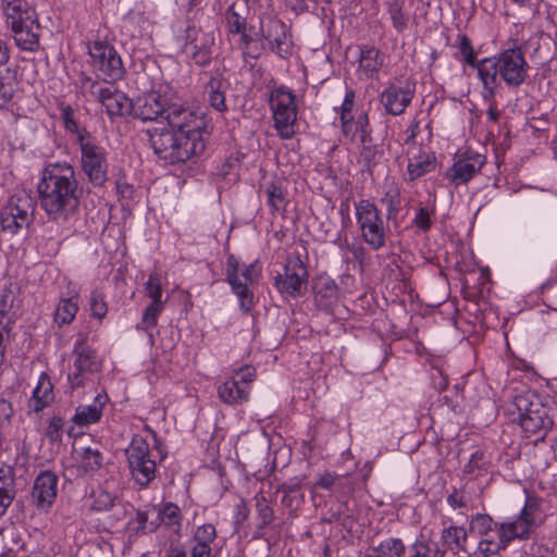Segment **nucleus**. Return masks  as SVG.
<instances>
[{
    "mask_svg": "<svg viewBox=\"0 0 557 557\" xmlns=\"http://www.w3.org/2000/svg\"><path fill=\"white\" fill-rule=\"evenodd\" d=\"M151 509L157 512L159 525L163 523L165 527L178 533L182 528V513L178 506L174 503H165L162 507L152 506Z\"/></svg>",
    "mask_w": 557,
    "mask_h": 557,
    "instance_id": "31",
    "label": "nucleus"
},
{
    "mask_svg": "<svg viewBox=\"0 0 557 557\" xmlns=\"http://www.w3.org/2000/svg\"><path fill=\"white\" fill-rule=\"evenodd\" d=\"M349 122H351V129L344 132L346 137H350L351 139L359 138L363 139L366 137L370 136V131L368 128L369 126V120L368 114L362 112L360 113L357 119L350 117Z\"/></svg>",
    "mask_w": 557,
    "mask_h": 557,
    "instance_id": "40",
    "label": "nucleus"
},
{
    "mask_svg": "<svg viewBox=\"0 0 557 557\" xmlns=\"http://www.w3.org/2000/svg\"><path fill=\"white\" fill-rule=\"evenodd\" d=\"M148 519L149 510L136 512V517L133 522L136 524L134 530L137 535L152 533L159 528V521L157 519L152 521H149Z\"/></svg>",
    "mask_w": 557,
    "mask_h": 557,
    "instance_id": "43",
    "label": "nucleus"
},
{
    "mask_svg": "<svg viewBox=\"0 0 557 557\" xmlns=\"http://www.w3.org/2000/svg\"><path fill=\"white\" fill-rule=\"evenodd\" d=\"M203 126L202 119L194 111L173 103L165 121L148 128L146 135L159 159L175 164L205 150Z\"/></svg>",
    "mask_w": 557,
    "mask_h": 557,
    "instance_id": "1",
    "label": "nucleus"
},
{
    "mask_svg": "<svg viewBox=\"0 0 557 557\" xmlns=\"http://www.w3.org/2000/svg\"><path fill=\"white\" fill-rule=\"evenodd\" d=\"M380 557H406L408 548L399 539H386L376 548Z\"/></svg>",
    "mask_w": 557,
    "mask_h": 557,
    "instance_id": "38",
    "label": "nucleus"
},
{
    "mask_svg": "<svg viewBox=\"0 0 557 557\" xmlns=\"http://www.w3.org/2000/svg\"><path fill=\"white\" fill-rule=\"evenodd\" d=\"M286 2L296 13H301L308 11L314 0H286Z\"/></svg>",
    "mask_w": 557,
    "mask_h": 557,
    "instance_id": "63",
    "label": "nucleus"
},
{
    "mask_svg": "<svg viewBox=\"0 0 557 557\" xmlns=\"http://www.w3.org/2000/svg\"><path fill=\"white\" fill-rule=\"evenodd\" d=\"M494 521L492 517L485 513H476L470 521L469 529L480 535H485L492 531Z\"/></svg>",
    "mask_w": 557,
    "mask_h": 557,
    "instance_id": "44",
    "label": "nucleus"
},
{
    "mask_svg": "<svg viewBox=\"0 0 557 557\" xmlns=\"http://www.w3.org/2000/svg\"><path fill=\"white\" fill-rule=\"evenodd\" d=\"M58 494V476L52 471H42L35 479L32 502L38 510L47 512Z\"/></svg>",
    "mask_w": 557,
    "mask_h": 557,
    "instance_id": "17",
    "label": "nucleus"
},
{
    "mask_svg": "<svg viewBox=\"0 0 557 557\" xmlns=\"http://www.w3.org/2000/svg\"><path fill=\"white\" fill-rule=\"evenodd\" d=\"M509 86H518L525 79V72H499Z\"/></svg>",
    "mask_w": 557,
    "mask_h": 557,
    "instance_id": "59",
    "label": "nucleus"
},
{
    "mask_svg": "<svg viewBox=\"0 0 557 557\" xmlns=\"http://www.w3.org/2000/svg\"><path fill=\"white\" fill-rule=\"evenodd\" d=\"M414 223L418 227L428 230L431 224L429 211L424 208H420L416 214Z\"/></svg>",
    "mask_w": 557,
    "mask_h": 557,
    "instance_id": "62",
    "label": "nucleus"
},
{
    "mask_svg": "<svg viewBox=\"0 0 557 557\" xmlns=\"http://www.w3.org/2000/svg\"><path fill=\"white\" fill-rule=\"evenodd\" d=\"M447 503L454 509L466 507L467 498L463 491L454 490V492L447 497Z\"/></svg>",
    "mask_w": 557,
    "mask_h": 557,
    "instance_id": "58",
    "label": "nucleus"
},
{
    "mask_svg": "<svg viewBox=\"0 0 557 557\" xmlns=\"http://www.w3.org/2000/svg\"><path fill=\"white\" fill-rule=\"evenodd\" d=\"M219 398L228 405L243 404L249 398L247 386L238 385L232 377L218 388Z\"/></svg>",
    "mask_w": 557,
    "mask_h": 557,
    "instance_id": "26",
    "label": "nucleus"
},
{
    "mask_svg": "<svg viewBox=\"0 0 557 557\" xmlns=\"http://www.w3.org/2000/svg\"><path fill=\"white\" fill-rule=\"evenodd\" d=\"M442 544L453 554L467 553L468 533L465 528L450 525L442 531Z\"/></svg>",
    "mask_w": 557,
    "mask_h": 557,
    "instance_id": "24",
    "label": "nucleus"
},
{
    "mask_svg": "<svg viewBox=\"0 0 557 557\" xmlns=\"http://www.w3.org/2000/svg\"><path fill=\"white\" fill-rule=\"evenodd\" d=\"M264 193L268 198V203L273 210L280 211L285 208L286 197L281 186L275 183H269L265 186Z\"/></svg>",
    "mask_w": 557,
    "mask_h": 557,
    "instance_id": "42",
    "label": "nucleus"
},
{
    "mask_svg": "<svg viewBox=\"0 0 557 557\" xmlns=\"http://www.w3.org/2000/svg\"><path fill=\"white\" fill-rule=\"evenodd\" d=\"M225 18L230 34H232L233 37H237L236 41H242L243 39H246V20L236 11L235 4H232L227 9L225 13Z\"/></svg>",
    "mask_w": 557,
    "mask_h": 557,
    "instance_id": "37",
    "label": "nucleus"
},
{
    "mask_svg": "<svg viewBox=\"0 0 557 557\" xmlns=\"http://www.w3.org/2000/svg\"><path fill=\"white\" fill-rule=\"evenodd\" d=\"M107 401L108 396L106 394H98L92 404L78 406L72 419L73 422L79 426L98 422L101 419Z\"/></svg>",
    "mask_w": 557,
    "mask_h": 557,
    "instance_id": "21",
    "label": "nucleus"
},
{
    "mask_svg": "<svg viewBox=\"0 0 557 557\" xmlns=\"http://www.w3.org/2000/svg\"><path fill=\"white\" fill-rule=\"evenodd\" d=\"M356 219L362 239L374 250L385 245V226L377 207L362 199L356 205Z\"/></svg>",
    "mask_w": 557,
    "mask_h": 557,
    "instance_id": "7",
    "label": "nucleus"
},
{
    "mask_svg": "<svg viewBox=\"0 0 557 557\" xmlns=\"http://www.w3.org/2000/svg\"><path fill=\"white\" fill-rule=\"evenodd\" d=\"M240 45V48L243 50V55L245 59L251 58L257 59L261 53V48L259 46V42L253 39H248L246 36V39H243L242 41H237Z\"/></svg>",
    "mask_w": 557,
    "mask_h": 557,
    "instance_id": "53",
    "label": "nucleus"
},
{
    "mask_svg": "<svg viewBox=\"0 0 557 557\" xmlns=\"http://www.w3.org/2000/svg\"><path fill=\"white\" fill-rule=\"evenodd\" d=\"M89 309L91 315L97 319H102L107 314L108 306L104 301V297L98 290H94L89 298Z\"/></svg>",
    "mask_w": 557,
    "mask_h": 557,
    "instance_id": "48",
    "label": "nucleus"
},
{
    "mask_svg": "<svg viewBox=\"0 0 557 557\" xmlns=\"http://www.w3.org/2000/svg\"><path fill=\"white\" fill-rule=\"evenodd\" d=\"M408 156L407 172L410 181H416L436 168L434 153L426 149L413 148Z\"/></svg>",
    "mask_w": 557,
    "mask_h": 557,
    "instance_id": "19",
    "label": "nucleus"
},
{
    "mask_svg": "<svg viewBox=\"0 0 557 557\" xmlns=\"http://www.w3.org/2000/svg\"><path fill=\"white\" fill-rule=\"evenodd\" d=\"M387 13L397 34H403L409 25L410 14L405 10L404 0L387 2Z\"/></svg>",
    "mask_w": 557,
    "mask_h": 557,
    "instance_id": "34",
    "label": "nucleus"
},
{
    "mask_svg": "<svg viewBox=\"0 0 557 557\" xmlns=\"http://www.w3.org/2000/svg\"><path fill=\"white\" fill-rule=\"evenodd\" d=\"M1 7L16 46L29 51L37 49L40 25L35 9L26 0H1Z\"/></svg>",
    "mask_w": 557,
    "mask_h": 557,
    "instance_id": "3",
    "label": "nucleus"
},
{
    "mask_svg": "<svg viewBox=\"0 0 557 557\" xmlns=\"http://www.w3.org/2000/svg\"><path fill=\"white\" fill-rule=\"evenodd\" d=\"M274 126L283 138H290L295 134L297 121V107L295 96L285 87L275 88L270 98Z\"/></svg>",
    "mask_w": 557,
    "mask_h": 557,
    "instance_id": "8",
    "label": "nucleus"
},
{
    "mask_svg": "<svg viewBox=\"0 0 557 557\" xmlns=\"http://www.w3.org/2000/svg\"><path fill=\"white\" fill-rule=\"evenodd\" d=\"M91 92L97 96L111 119L125 116L132 112V100L112 84L96 81L91 84Z\"/></svg>",
    "mask_w": 557,
    "mask_h": 557,
    "instance_id": "13",
    "label": "nucleus"
},
{
    "mask_svg": "<svg viewBox=\"0 0 557 557\" xmlns=\"http://www.w3.org/2000/svg\"><path fill=\"white\" fill-rule=\"evenodd\" d=\"M498 73L499 72H478V75L485 88V98L493 97L495 87L497 85Z\"/></svg>",
    "mask_w": 557,
    "mask_h": 557,
    "instance_id": "52",
    "label": "nucleus"
},
{
    "mask_svg": "<svg viewBox=\"0 0 557 557\" xmlns=\"http://www.w3.org/2000/svg\"><path fill=\"white\" fill-rule=\"evenodd\" d=\"M261 34L271 50L281 58L292 52V40L287 26L278 18L267 17L261 21Z\"/></svg>",
    "mask_w": 557,
    "mask_h": 557,
    "instance_id": "15",
    "label": "nucleus"
},
{
    "mask_svg": "<svg viewBox=\"0 0 557 557\" xmlns=\"http://www.w3.org/2000/svg\"><path fill=\"white\" fill-rule=\"evenodd\" d=\"M412 92L409 86L406 88L391 86L382 94V103L388 113L398 115L410 103Z\"/></svg>",
    "mask_w": 557,
    "mask_h": 557,
    "instance_id": "20",
    "label": "nucleus"
},
{
    "mask_svg": "<svg viewBox=\"0 0 557 557\" xmlns=\"http://www.w3.org/2000/svg\"><path fill=\"white\" fill-rule=\"evenodd\" d=\"M81 462L86 472H95L102 467L103 455L99 449L86 447L83 449Z\"/></svg>",
    "mask_w": 557,
    "mask_h": 557,
    "instance_id": "39",
    "label": "nucleus"
},
{
    "mask_svg": "<svg viewBox=\"0 0 557 557\" xmlns=\"http://www.w3.org/2000/svg\"><path fill=\"white\" fill-rule=\"evenodd\" d=\"M91 65L98 70H122V60L115 49L108 44L96 41L89 46Z\"/></svg>",
    "mask_w": 557,
    "mask_h": 557,
    "instance_id": "18",
    "label": "nucleus"
},
{
    "mask_svg": "<svg viewBox=\"0 0 557 557\" xmlns=\"http://www.w3.org/2000/svg\"><path fill=\"white\" fill-rule=\"evenodd\" d=\"M78 311V296L61 297L53 314L54 322L59 325L72 323Z\"/></svg>",
    "mask_w": 557,
    "mask_h": 557,
    "instance_id": "30",
    "label": "nucleus"
},
{
    "mask_svg": "<svg viewBox=\"0 0 557 557\" xmlns=\"http://www.w3.org/2000/svg\"><path fill=\"white\" fill-rule=\"evenodd\" d=\"M124 27L125 28H129L134 23H140V22H145V18H144V15L139 12H129L125 17H124Z\"/></svg>",
    "mask_w": 557,
    "mask_h": 557,
    "instance_id": "64",
    "label": "nucleus"
},
{
    "mask_svg": "<svg viewBox=\"0 0 557 557\" xmlns=\"http://www.w3.org/2000/svg\"><path fill=\"white\" fill-rule=\"evenodd\" d=\"M152 436L153 445H150L141 435H134L125 449L131 476L140 487H147L154 480L158 463L168 455L154 434Z\"/></svg>",
    "mask_w": 557,
    "mask_h": 557,
    "instance_id": "4",
    "label": "nucleus"
},
{
    "mask_svg": "<svg viewBox=\"0 0 557 557\" xmlns=\"http://www.w3.org/2000/svg\"><path fill=\"white\" fill-rule=\"evenodd\" d=\"M354 98L355 94L354 91H347L345 95V99L341 107V123L343 132H347L351 129V122H349V119L352 117L351 110L354 107Z\"/></svg>",
    "mask_w": 557,
    "mask_h": 557,
    "instance_id": "46",
    "label": "nucleus"
},
{
    "mask_svg": "<svg viewBox=\"0 0 557 557\" xmlns=\"http://www.w3.org/2000/svg\"><path fill=\"white\" fill-rule=\"evenodd\" d=\"M256 377V370L251 366H245L234 372L232 379L237 382L238 385L247 386L249 389V384Z\"/></svg>",
    "mask_w": 557,
    "mask_h": 557,
    "instance_id": "51",
    "label": "nucleus"
},
{
    "mask_svg": "<svg viewBox=\"0 0 557 557\" xmlns=\"http://www.w3.org/2000/svg\"><path fill=\"white\" fill-rule=\"evenodd\" d=\"M62 116H63L64 125H65L66 129L77 133V136L79 135L81 132H86L85 129H83V131L78 129V126L73 117V112L70 108H65L63 110Z\"/></svg>",
    "mask_w": 557,
    "mask_h": 557,
    "instance_id": "61",
    "label": "nucleus"
},
{
    "mask_svg": "<svg viewBox=\"0 0 557 557\" xmlns=\"http://www.w3.org/2000/svg\"><path fill=\"white\" fill-rule=\"evenodd\" d=\"M507 543H502V539L499 537L498 542H494L492 540H483L479 543V550L482 555L488 556L496 554L500 548H505Z\"/></svg>",
    "mask_w": 557,
    "mask_h": 557,
    "instance_id": "55",
    "label": "nucleus"
},
{
    "mask_svg": "<svg viewBox=\"0 0 557 557\" xmlns=\"http://www.w3.org/2000/svg\"><path fill=\"white\" fill-rule=\"evenodd\" d=\"M485 163V157L474 151H465L457 156L454 164L447 170L446 177L456 185L469 182Z\"/></svg>",
    "mask_w": 557,
    "mask_h": 557,
    "instance_id": "16",
    "label": "nucleus"
},
{
    "mask_svg": "<svg viewBox=\"0 0 557 557\" xmlns=\"http://www.w3.org/2000/svg\"><path fill=\"white\" fill-rule=\"evenodd\" d=\"M537 505L527 503L519 517L513 521L500 523L498 527V537L502 543H509L513 539H527L535 528V513Z\"/></svg>",
    "mask_w": 557,
    "mask_h": 557,
    "instance_id": "14",
    "label": "nucleus"
},
{
    "mask_svg": "<svg viewBox=\"0 0 557 557\" xmlns=\"http://www.w3.org/2000/svg\"><path fill=\"white\" fill-rule=\"evenodd\" d=\"M258 515L262 524H269L273 520V509L265 503H258Z\"/></svg>",
    "mask_w": 557,
    "mask_h": 557,
    "instance_id": "60",
    "label": "nucleus"
},
{
    "mask_svg": "<svg viewBox=\"0 0 557 557\" xmlns=\"http://www.w3.org/2000/svg\"><path fill=\"white\" fill-rule=\"evenodd\" d=\"M382 201L386 203L387 216L391 219L397 213L398 207L400 205V194L397 186L391 184Z\"/></svg>",
    "mask_w": 557,
    "mask_h": 557,
    "instance_id": "49",
    "label": "nucleus"
},
{
    "mask_svg": "<svg viewBox=\"0 0 557 557\" xmlns=\"http://www.w3.org/2000/svg\"><path fill=\"white\" fill-rule=\"evenodd\" d=\"M519 411V423L528 433H537L552 426L553 421L547 414V408L542 405L537 395L528 393L515 399Z\"/></svg>",
    "mask_w": 557,
    "mask_h": 557,
    "instance_id": "10",
    "label": "nucleus"
},
{
    "mask_svg": "<svg viewBox=\"0 0 557 557\" xmlns=\"http://www.w3.org/2000/svg\"><path fill=\"white\" fill-rule=\"evenodd\" d=\"M485 463L484 454L478 450L471 455L469 462L465 466V472L474 474L475 471L482 469Z\"/></svg>",
    "mask_w": 557,
    "mask_h": 557,
    "instance_id": "56",
    "label": "nucleus"
},
{
    "mask_svg": "<svg viewBox=\"0 0 557 557\" xmlns=\"http://www.w3.org/2000/svg\"><path fill=\"white\" fill-rule=\"evenodd\" d=\"M257 277L255 264H240L234 257L230 256L226 261V278L233 292L239 299L240 308L249 311L253 304V295L250 285Z\"/></svg>",
    "mask_w": 557,
    "mask_h": 557,
    "instance_id": "9",
    "label": "nucleus"
},
{
    "mask_svg": "<svg viewBox=\"0 0 557 557\" xmlns=\"http://www.w3.org/2000/svg\"><path fill=\"white\" fill-rule=\"evenodd\" d=\"M15 497L14 474L10 467L0 468V517L4 516Z\"/></svg>",
    "mask_w": 557,
    "mask_h": 557,
    "instance_id": "28",
    "label": "nucleus"
},
{
    "mask_svg": "<svg viewBox=\"0 0 557 557\" xmlns=\"http://www.w3.org/2000/svg\"><path fill=\"white\" fill-rule=\"evenodd\" d=\"M308 272L299 256H288L284 267V273L275 278V285L281 293L298 297L307 288Z\"/></svg>",
    "mask_w": 557,
    "mask_h": 557,
    "instance_id": "12",
    "label": "nucleus"
},
{
    "mask_svg": "<svg viewBox=\"0 0 557 557\" xmlns=\"http://www.w3.org/2000/svg\"><path fill=\"white\" fill-rule=\"evenodd\" d=\"M348 52H354L358 57L359 67L361 70H379L382 66V62L379 61L380 52L374 47H366L355 49L348 48Z\"/></svg>",
    "mask_w": 557,
    "mask_h": 557,
    "instance_id": "36",
    "label": "nucleus"
},
{
    "mask_svg": "<svg viewBox=\"0 0 557 557\" xmlns=\"http://www.w3.org/2000/svg\"><path fill=\"white\" fill-rule=\"evenodd\" d=\"M92 497L94 502L91 504V508L97 511L110 510L116 500L115 496L103 490L95 492Z\"/></svg>",
    "mask_w": 557,
    "mask_h": 557,
    "instance_id": "45",
    "label": "nucleus"
},
{
    "mask_svg": "<svg viewBox=\"0 0 557 557\" xmlns=\"http://www.w3.org/2000/svg\"><path fill=\"white\" fill-rule=\"evenodd\" d=\"M216 539V531L213 524L206 523L198 527L194 534L196 544L191 549V557H210L211 545Z\"/></svg>",
    "mask_w": 557,
    "mask_h": 557,
    "instance_id": "23",
    "label": "nucleus"
},
{
    "mask_svg": "<svg viewBox=\"0 0 557 557\" xmlns=\"http://www.w3.org/2000/svg\"><path fill=\"white\" fill-rule=\"evenodd\" d=\"M13 414L11 401L0 395V429L10 423Z\"/></svg>",
    "mask_w": 557,
    "mask_h": 557,
    "instance_id": "57",
    "label": "nucleus"
},
{
    "mask_svg": "<svg viewBox=\"0 0 557 557\" xmlns=\"http://www.w3.org/2000/svg\"><path fill=\"white\" fill-rule=\"evenodd\" d=\"M37 189L40 206L50 220L64 223L77 213L82 191L75 170L70 163L48 164Z\"/></svg>",
    "mask_w": 557,
    "mask_h": 557,
    "instance_id": "2",
    "label": "nucleus"
},
{
    "mask_svg": "<svg viewBox=\"0 0 557 557\" xmlns=\"http://www.w3.org/2000/svg\"><path fill=\"white\" fill-rule=\"evenodd\" d=\"M163 304L151 302L145 310L141 319L143 329L146 331L154 327L158 322L159 314L163 311Z\"/></svg>",
    "mask_w": 557,
    "mask_h": 557,
    "instance_id": "47",
    "label": "nucleus"
},
{
    "mask_svg": "<svg viewBox=\"0 0 557 557\" xmlns=\"http://www.w3.org/2000/svg\"><path fill=\"white\" fill-rule=\"evenodd\" d=\"M53 400L52 384L46 374H41L32 397L28 408L35 412L42 410Z\"/></svg>",
    "mask_w": 557,
    "mask_h": 557,
    "instance_id": "25",
    "label": "nucleus"
},
{
    "mask_svg": "<svg viewBox=\"0 0 557 557\" xmlns=\"http://www.w3.org/2000/svg\"><path fill=\"white\" fill-rule=\"evenodd\" d=\"M457 41L459 57L465 63V65H468L470 67H476L478 70H484V64L492 61V59H484L480 63H476L473 46L471 44L470 38L467 35H458Z\"/></svg>",
    "mask_w": 557,
    "mask_h": 557,
    "instance_id": "35",
    "label": "nucleus"
},
{
    "mask_svg": "<svg viewBox=\"0 0 557 557\" xmlns=\"http://www.w3.org/2000/svg\"><path fill=\"white\" fill-rule=\"evenodd\" d=\"M494 70H523L525 60L520 48L507 49L490 62Z\"/></svg>",
    "mask_w": 557,
    "mask_h": 557,
    "instance_id": "33",
    "label": "nucleus"
},
{
    "mask_svg": "<svg viewBox=\"0 0 557 557\" xmlns=\"http://www.w3.org/2000/svg\"><path fill=\"white\" fill-rule=\"evenodd\" d=\"M317 305L327 310L337 298V286L329 277H320L313 286Z\"/></svg>",
    "mask_w": 557,
    "mask_h": 557,
    "instance_id": "29",
    "label": "nucleus"
},
{
    "mask_svg": "<svg viewBox=\"0 0 557 557\" xmlns=\"http://www.w3.org/2000/svg\"><path fill=\"white\" fill-rule=\"evenodd\" d=\"M228 83L223 78L222 73H216L208 83V98L212 108L219 112L226 110L225 91Z\"/></svg>",
    "mask_w": 557,
    "mask_h": 557,
    "instance_id": "27",
    "label": "nucleus"
},
{
    "mask_svg": "<svg viewBox=\"0 0 557 557\" xmlns=\"http://www.w3.org/2000/svg\"><path fill=\"white\" fill-rule=\"evenodd\" d=\"M81 149L82 169L89 182L102 186L107 181V153L88 132H81L77 137Z\"/></svg>",
    "mask_w": 557,
    "mask_h": 557,
    "instance_id": "5",
    "label": "nucleus"
},
{
    "mask_svg": "<svg viewBox=\"0 0 557 557\" xmlns=\"http://www.w3.org/2000/svg\"><path fill=\"white\" fill-rule=\"evenodd\" d=\"M406 557H444V550L437 542L421 535L408 547Z\"/></svg>",
    "mask_w": 557,
    "mask_h": 557,
    "instance_id": "32",
    "label": "nucleus"
},
{
    "mask_svg": "<svg viewBox=\"0 0 557 557\" xmlns=\"http://www.w3.org/2000/svg\"><path fill=\"white\" fill-rule=\"evenodd\" d=\"M62 419L59 417H53L46 430V436L49 438L50 442H58L62 437Z\"/></svg>",
    "mask_w": 557,
    "mask_h": 557,
    "instance_id": "54",
    "label": "nucleus"
},
{
    "mask_svg": "<svg viewBox=\"0 0 557 557\" xmlns=\"http://www.w3.org/2000/svg\"><path fill=\"white\" fill-rule=\"evenodd\" d=\"M146 295L151 299L153 304H163L162 300V276L158 272H153L149 275L148 281L145 284Z\"/></svg>",
    "mask_w": 557,
    "mask_h": 557,
    "instance_id": "41",
    "label": "nucleus"
},
{
    "mask_svg": "<svg viewBox=\"0 0 557 557\" xmlns=\"http://www.w3.org/2000/svg\"><path fill=\"white\" fill-rule=\"evenodd\" d=\"M86 338L76 341L73 349L74 362L67 374V381L72 388L83 386L90 375L97 373L101 368L96 351L86 345Z\"/></svg>",
    "mask_w": 557,
    "mask_h": 557,
    "instance_id": "11",
    "label": "nucleus"
},
{
    "mask_svg": "<svg viewBox=\"0 0 557 557\" xmlns=\"http://www.w3.org/2000/svg\"><path fill=\"white\" fill-rule=\"evenodd\" d=\"M35 213V202L26 194L14 195L0 210V225L3 232L11 235L27 228Z\"/></svg>",
    "mask_w": 557,
    "mask_h": 557,
    "instance_id": "6",
    "label": "nucleus"
},
{
    "mask_svg": "<svg viewBox=\"0 0 557 557\" xmlns=\"http://www.w3.org/2000/svg\"><path fill=\"white\" fill-rule=\"evenodd\" d=\"M361 146H360V152L359 156L361 160L366 163L367 166H370L372 163H374V160L377 154L376 146L372 143L371 137H366L363 139H360Z\"/></svg>",
    "mask_w": 557,
    "mask_h": 557,
    "instance_id": "50",
    "label": "nucleus"
},
{
    "mask_svg": "<svg viewBox=\"0 0 557 557\" xmlns=\"http://www.w3.org/2000/svg\"><path fill=\"white\" fill-rule=\"evenodd\" d=\"M172 106L173 104L165 106L159 95L151 94L144 98L136 114L143 121H157L158 123L159 117L161 119L160 121H165V116Z\"/></svg>",
    "mask_w": 557,
    "mask_h": 557,
    "instance_id": "22",
    "label": "nucleus"
}]
</instances>
